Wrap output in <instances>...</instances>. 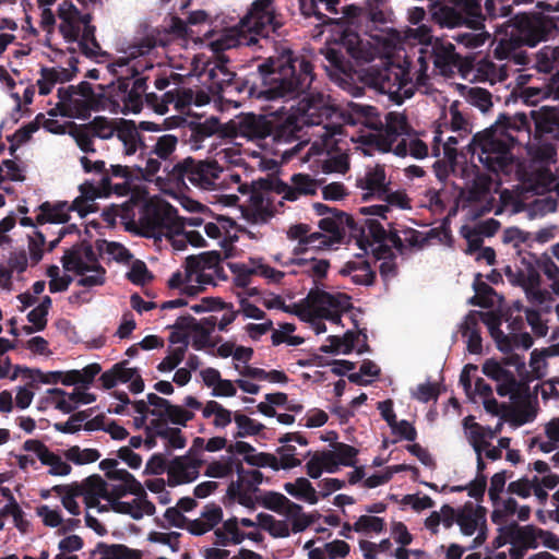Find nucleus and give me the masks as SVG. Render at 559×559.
I'll return each mask as SVG.
<instances>
[{
	"label": "nucleus",
	"mask_w": 559,
	"mask_h": 559,
	"mask_svg": "<svg viewBox=\"0 0 559 559\" xmlns=\"http://www.w3.org/2000/svg\"><path fill=\"white\" fill-rule=\"evenodd\" d=\"M353 528L357 533H381L385 530V521L382 518L373 515H360L353 524Z\"/></svg>",
	"instance_id": "nucleus-51"
},
{
	"label": "nucleus",
	"mask_w": 559,
	"mask_h": 559,
	"mask_svg": "<svg viewBox=\"0 0 559 559\" xmlns=\"http://www.w3.org/2000/svg\"><path fill=\"white\" fill-rule=\"evenodd\" d=\"M92 134L99 139H110L116 129L111 126V122L103 116L95 117L92 121L84 123Z\"/></svg>",
	"instance_id": "nucleus-60"
},
{
	"label": "nucleus",
	"mask_w": 559,
	"mask_h": 559,
	"mask_svg": "<svg viewBox=\"0 0 559 559\" xmlns=\"http://www.w3.org/2000/svg\"><path fill=\"white\" fill-rule=\"evenodd\" d=\"M58 94H62L66 97V99H69L71 97V94H76L83 98H86V99L88 98L93 103L99 105L98 95H96L94 93L92 84L86 81H82L78 85H69L67 87H59Z\"/></svg>",
	"instance_id": "nucleus-53"
},
{
	"label": "nucleus",
	"mask_w": 559,
	"mask_h": 559,
	"mask_svg": "<svg viewBox=\"0 0 559 559\" xmlns=\"http://www.w3.org/2000/svg\"><path fill=\"white\" fill-rule=\"evenodd\" d=\"M117 138L123 143L124 154L133 155L136 150L146 148L139 128L133 120H121L116 128Z\"/></svg>",
	"instance_id": "nucleus-26"
},
{
	"label": "nucleus",
	"mask_w": 559,
	"mask_h": 559,
	"mask_svg": "<svg viewBox=\"0 0 559 559\" xmlns=\"http://www.w3.org/2000/svg\"><path fill=\"white\" fill-rule=\"evenodd\" d=\"M430 58L432 59L436 68L444 69L455 64L459 56L455 52V47L452 43H444L436 38L431 45Z\"/></svg>",
	"instance_id": "nucleus-33"
},
{
	"label": "nucleus",
	"mask_w": 559,
	"mask_h": 559,
	"mask_svg": "<svg viewBox=\"0 0 559 559\" xmlns=\"http://www.w3.org/2000/svg\"><path fill=\"white\" fill-rule=\"evenodd\" d=\"M350 111L357 117V122L366 126L374 131H382L383 121L380 118L379 111L376 107L370 105L350 104Z\"/></svg>",
	"instance_id": "nucleus-35"
},
{
	"label": "nucleus",
	"mask_w": 559,
	"mask_h": 559,
	"mask_svg": "<svg viewBox=\"0 0 559 559\" xmlns=\"http://www.w3.org/2000/svg\"><path fill=\"white\" fill-rule=\"evenodd\" d=\"M477 511H483V508L478 507L475 511L472 503H467L464 509L457 513L456 523L460 525L461 532L466 536H472L477 530Z\"/></svg>",
	"instance_id": "nucleus-47"
},
{
	"label": "nucleus",
	"mask_w": 559,
	"mask_h": 559,
	"mask_svg": "<svg viewBox=\"0 0 559 559\" xmlns=\"http://www.w3.org/2000/svg\"><path fill=\"white\" fill-rule=\"evenodd\" d=\"M81 195L74 199V205L78 209L80 203L93 202L99 197H108L111 193L110 175L106 174L102 177L99 185L95 186L92 181H85L80 185Z\"/></svg>",
	"instance_id": "nucleus-31"
},
{
	"label": "nucleus",
	"mask_w": 559,
	"mask_h": 559,
	"mask_svg": "<svg viewBox=\"0 0 559 559\" xmlns=\"http://www.w3.org/2000/svg\"><path fill=\"white\" fill-rule=\"evenodd\" d=\"M59 32L67 43H79L81 52L93 58L99 55L100 45L96 39V27L92 25L91 13H82L71 1L64 0L59 4Z\"/></svg>",
	"instance_id": "nucleus-6"
},
{
	"label": "nucleus",
	"mask_w": 559,
	"mask_h": 559,
	"mask_svg": "<svg viewBox=\"0 0 559 559\" xmlns=\"http://www.w3.org/2000/svg\"><path fill=\"white\" fill-rule=\"evenodd\" d=\"M292 264L306 267L305 272L316 278H324L328 274V270L330 267V262L325 259L318 260L316 258L311 259H293Z\"/></svg>",
	"instance_id": "nucleus-48"
},
{
	"label": "nucleus",
	"mask_w": 559,
	"mask_h": 559,
	"mask_svg": "<svg viewBox=\"0 0 559 559\" xmlns=\"http://www.w3.org/2000/svg\"><path fill=\"white\" fill-rule=\"evenodd\" d=\"M292 185H287L282 180L262 179L259 183L265 190H274L278 194H283V199L287 201H296L300 195H313L317 193L319 183L308 174H294L290 178Z\"/></svg>",
	"instance_id": "nucleus-13"
},
{
	"label": "nucleus",
	"mask_w": 559,
	"mask_h": 559,
	"mask_svg": "<svg viewBox=\"0 0 559 559\" xmlns=\"http://www.w3.org/2000/svg\"><path fill=\"white\" fill-rule=\"evenodd\" d=\"M221 262L222 257L218 251H207L199 255L188 257L186 259L187 281L192 282L193 275L198 271H211L215 273V275L219 276V273L223 272V266L221 265Z\"/></svg>",
	"instance_id": "nucleus-23"
},
{
	"label": "nucleus",
	"mask_w": 559,
	"mask_h": 559,
	"mask_svg": "<svg viewBox=\"0 0 559 559\" xmlns=\"http://www.w3.org/2000/svg\"><path fill=\"white\" fill-rule=\"evenodd\" d=\"M365 229V239L367 240L365 248L361 249L365 253H368V248L372 246V242H384L386 237V230L381 223L376 218H364L356 221Z\"/></svg>",
	"instance_id": "nucleus-42"
},
{
	"label": "nucleus",
	"mask_w": 559,
	"mask_h": 559,
	"mask_svg": "<svg viewBox=\"0 0 559 559\" xmlns=\"http://www.w3.org/2000/svg\"><path fill=\"white\" fill-rule=\"evenodd\" d=\"M47 394L67 396L68 400L73 402L76 406L79 404H91L96 401L95 394L80 391L79 388L74 389L71 393L66 392L63 389L52 388L47 390Z\"/></svg>",
	"instance_id": "nucleus-62"
},
{
	"label": "nucleus",
	"mask_w": 559,
	"mask_h": 559,
	"mask_svg": "<svg viewBox=\"0 0 559 559\" xmlns=\"http://www.w3.org/2000/svg\"><path fill=\"white\" fill-rule=\"evenodd\" d=\"M128 360L115 364L109 370L103 372L99 377L102 386L106 390L112 389L118 382L127 383L138 373L136 368H128Z\"/></svg>",
	"instance_id": "nucleus-30"
},
{
	"label": "nucleus",
	"mask_w": 559,
	"mask_h": 559,
	"mask_svg": "<svg viewBox=\"0 0 559 559\" xmlns=\"http://www.w3.org/2000/svg\"><path fill=\"white\" fill-rule=\"evenodd\" d=\"M110 67H127V75L128 78L133 79L132 86L130 87L135 93H139L143 96L145 94V91L147 88V80L148 76H141L143 72L146 70H152L153 64L150 63L146 60H138L132 66H129V60L126 58L118 59L115 63H112Z\"/></svg>",
	"instance_id": "nucleus-27"
},
{
	"label": "nucleus",
	"mask_w": 559,
	"mask_h": 559,
	"mask_svg": "<svg viewBox=\"0 0 559 559\" xmlns=\"http://www.w3.org/2000/svg\"><path fill=\"white\" fill-rule=\"evenodd\" d=\"M96 549L102 554V559H142L140 550L131 549L122 544L98 543Z\"/></svg>",
	"instance_id": "nucleus-39"
},
{
	"label": "nucleus",
	"mask_w": 559,
	"mask_h": 559,
	"mask_svg": "<svg viewBox=\"0 0 559 559\" xmlns=\"http://www.w3.org/2000/svg\"><path fill=\"white\" fill-rule=\"evenodd\" d=\"M93 413V408L76 412L66 423H55L53 428L62 433H76L81 429V423L85 421Z\"/></svg>",
	"instance_id": "nucleus-52"
},
{
	"label": "nucleus",
	"mask_w": 559,
	"mask_h": 559,
	"mask_svg": "<svg viewBox=\"0 0 559 559\" xmlns=\"http://www.w3.org/2000/svg\"><path fill=\"white\" fill-rule=\"evenodd\" d=\"M304 121L295 114H270V135L273 144L293 143L300 138Z\"/></svg>",
	"instance_id": "nucleus-14"
},
{
	"label": "nucleus",
	"mask_w": 559,
	"mask_h": 559,
	"mask_svg": "<svg viewBox=\"0 0 559 559\" xmlns=\"http://www.w3.org/2000/svg\"><path fill=\"white\" fill-rule=\"evenodd\" d=\"M546 40L538 13L518 14L506 28L502 37L493 50L498 60L513 59L518 64H526L527 57L520 49L523 46L535 47Z\"/></svg>",
	"instance_id": "nucleus-4"
},
{
	"label": "nucleus",
	"mask_w": 559,
	"mask_h": 559,
	"mask_svg": "<svg viewBox=\"0 0 559 559\" xmlns=\"http://www.w3.org/2000/svg\"><path fill=\"white\" fill-rule=\"evenodd\" d=\"M73 486L76 488V495L90 493L105 500L109 499L107 483L98 474L91 475L81 484L75 483Z\"/></svg>",
	"instance_id": "nucleus-41"
},
{
	"label": "nucleus",
	"mask_w": 559,
	"mask_h": 559,
	"mask_svg": "<svg viewBox=\"0 0 559 559\" xmlns=\"http://www.w3.org/2000/svg\"><path fill=\"white\" fill-rule=\"evenodd\" d=\"M186 346L169 347L167 356L157 365V370L168 372L177 368L183 360Z\"/></svg>",
	"instance_id": "nucleus-63"
},
{
	"label": "nucleus",
	"mask_w": 559,
	"mask_h": 559,
	"mask_svg": "<svg viewBox=\"0 0 559 559\" xmlns=\"http://www.w3.org/2000/svg\"><path fill=\"white\" fill-rule=\"evenodd\" d=\"M257 501L265 509L283 513L285 504L289 502V499L280 492L266 491L264 495L257 497Z\"/></svg>",
	"instance_id": "nucleus-59"
},
{
	"label": "nucleus",
	"mask_w": 559,
	"mask_h": 559,
	"mask_svg": "<svg viewBox=\"0 0 559 559\" xmlns=\"http://www.w3.org/2000/svg\"><path fill=\"white\" fill-rule=\"evenodd\" d=\"M262 179L252 181L250 186L240 185L238 188V191L242 194L250 193L249 205L243 215L252 223H264L273 216L272 210L265 204L263 191L266 190L261 188L259 183Z\"/></svg>",
	"instance_id": "nucleus-17"
},
{
	"label": "nucleus",
	"mask_w": 559,
	"mask_h": 559,
	"mask_svg": "<svg viewBox=\"0 0 559 559\" xmlns=\"http://www.w3.org/2000/svg\"><path fill=\"white\" fill-rule=\"evenodd\" d=\"M171 212H177L173 206L168 205L167 210L162 211L158 207L153 210L147 209V223L153 229L168 228L169 231L176 236H182L181 240H174L176 249H183L186 242H189L193 247H205L206 240L197 230L183 231V224L177 221L170 222Z\"/></svg>",
	"instance_id": "nucleus-12"
},
{
	"label": "nucleus",
	"mask_w": 559,
	"mask_h": 559,
	"mask_svg": "<svg viewBox=\"0 0 559 559\" xmlns=\"http://www.w3.org/2000/svg\"><path fill=\"white\" fill-rule=\"evenodd\" d=\"M201 465L202 461L192 456V450L185 455L174 457L167 468L168 486L176 487L194 481L199 476Z\"/></svg>",
	"instance_id": "nucleus-15"
},
{
	"label": "nucleus",
	"mask_w": 559,
	"mask_h": 559,
	"mask_svg": "<svg viewBox=\"0 0 559 559\" xmlns=\"http://www.w3.org/2000/svg\"><path fill=\"white\" fill-rule=\"evenodd\" d=\"M338 274L349 277L355 285L372 286L377 280V273L367 259V253H356L353 259L346 261Z\"/></svg>",
	"instance_id": "nucleus-18"
},
{
	"label": "nucleus",
	"mask_w": 559,
	"mask_h": 559,
	"mask_svg": "<svg viewBox=\"0 0 559 559\" xmlns=\"http://www.w3.org/2000/svg\"><path fill=\"white\" fill-rule=\"evenodd\" d=\"M438 23L441 26L456 27L467 22L466 16L455 8L442 7L438 12L435 13Z\"/></svg>",
	"instance_id": "nucleus-49"
},
{
	"label": "nucleus",
	"mask_w": 559,
	"mask_h": 559,
	"mask_svg": "<svg viewBox=\"0 0 559 559\" xmlns=\"http://www.w3.org/2000/svg\"><path fill=\"white\" fill-rule=\"evenodd\" d=\"M228 63L229 60L225 56H219L205 66L207 88L214 95H218L236 74L228 68Z\"/></svg>",
	"instance_id": "nucleus-21"
},
{
	"label": "nucleus",
	"mask_w": 559,
	"mask_h": 559,
	"mask_svg": "<svg viewBox=\"0 0 559 559\" xmlns=\"http://www.w3.org/2000/svg\"><path fill=\"white\" fill-rule=\"evenodd\" d=\"M385 177L384 166L376 165L368 168L362 178L357 179V186L364 190L377 192L379 195L381 192H386Z\"/></svg>",
	"instance_id": "nucleus-36"
},
{
	"label": "nucleus",
	"mask_w": 559,
	"mask_h": 559,
	"mask_svg": "<svg viewBox=\"0 0 559 559\" xmlns=\"http://www.w3.org/2000/svg\"><path fill=\"white\" fill-rule=\"evenodd\" d=\"M283 14L277 11L275 0H254L247 13L234 28V46L253 47L271 35H281Z\"/></svg>",
	"instance_id": "nucleus-3"
},
{
	"label": "nucleus",
	"mask_w": 559,
	"mask_h": 559,
	"mask_svg": "<svg viewBox=\"0 0 559 559\" xmlns=\"http://www.w3.org/2000/svg\"><path fill=\"white\" fill-rule=\"evenodd\" d=\"M217 96L222 99L236 104L249 98L269 100L261 63L243 76H239L236 73L233 80L225 85Z\"/></svg>",
	"instance_id": "nucleus-10"
},
{
	"label": "nucleus",
	"mask_w": 559,
	"mask_h": 559,
	"mask_svg": "<svg viewBox=\"0 0 559 559\" xmlns=\"http://www.w3.org/2000/svg\"><path fill=\"white\" fill-rule=\"evenodd\" d=\"M329 345L320 346L319 350L324 354H337L341 348L345 355L350 354L355 348V342L358 341V331H347L341 337L337 335L328 336Z\"/></svg>",
	"instance_id": "nucleus-37"
},
{
	"label": "nucleus",
	"mask_w": 559,
	"mask_h": 559,
	"mask_svg": "<svg viewBox=\"0 0 559 559\" xmlns=\"http://www.w3.org/2000/svg\"><path fill=\"white\" fill-rule=\"evenodd\" d=\"M70 131L69 135L72 136L76 143V145L80 147V150L84 153H95L96 150L94 147L93 138L94 135L92 132L86 128V126L78 124L75 122H71L69 124Z\"/></svg>",
	"instance_id": "nucleus-46"
},
{
	"label": "nucleus",
	"mask_w": 559,
	"mask_h": 559,
	"mask_svg": "<svg viewBox=\"0 0 559 559\" xmlns=\"http://www.w3.org/2000/svg\"><path fill=\"white\" fill-rule=\"evenodd\" d=\"M57 96L59 102L56 108L49 110L50 116H56V111H58L62 117L86 120L91 117L92 111L99 110V105L88 98L78 97L76 94H71L69 99H66L62 94L57 93Z\"/></svg>",
	"instance_id": "nucleus-19"
},
{
	"label": "nucleus",
	"mask_w": 559,
	"mask_h": 559,
	"mask_svg": "<svg viewBox=\"0 0 559 559\" xmlns=\"http://www.w3.org/2000/svg\"><path fill=\"white\" fill-rule=\"evenodd\" d=\"M269 100L296 99L305 95L301 110L310 124H320L330 117L322 94H309L316 79L311 60L287 46L276 47L275 53L261 62Z\"/></svg>",
	"instance_id": "nucleus-1"
},
{
	"label": "nucleus",
	"mask_w": 559,
	"mask_h": 559,
	"mask_svg": "<svg viewBox=\"0 0 559 559\" xmlns=\"http://www.w3.org/2000/svg\"><path fill=\"white\" fill-rule=\"evenodd\" d=\"M285 491L297 498L309 502L310 504H316L318 502V495L311 483L305 478L299 477L295 483H286L284 485Z\"/></svg>",
	"instance_id": "nucleus-38"
},
{
	"label": "nucleus",
	"mask_w": 559,
	"mask_h": 559,
	"mask_svg": "<svg viewBox=\"0 0 559 559\" xmlns=\"http://www.w3.org/2000/svg\"><path fill=\"white\" fill-rule=\"evenodd\" d=\"M67 460L76 465H84L96 462L100 457V453L96 449H81L79 445L69 448L64 453Z\"/></svg>",
	"instance_id": "nucleus-50"
},
{
	"label": "nucleus",
	"mask_w": 559,
	"mask_h": 559,
	"mask_svg": "<svg viewBox=\"0 0 559 559\" xmlns=\"http://www.w3.org/2000/svg\"><path fill=\"white\" fill-rule=\"evenodd\" d=\"M479 321L488 328L489 334L496 342L497 348L504 354L510 353L508 335L500 329L502 323L501 317L492 311H478L477 325H479Z\"/></svg>",
	"instance_id": "nucleus-28"
},
{
	"label": "nucleus",
	"mask_w": 559,
	"mask_h": 559,
	"mask_svg": "<svg viewBox=\"0 0 559 559\" xmlns=\"http://www.w3.org/2000/svg\"><path fill=\"white\" fill-rule=\"evenodd\" d=\"M366 56L367 51L362 48L359 36L355 33L345 34L340 48H329L326 50L325 59L329 62L326 69H332L335 74L352 78L354 66L349 58L365 60Z\"/></svg>",
	"instance_id": "nucleus-11"
},
{
	"label": "nucleus",
	"mask_w": 559,
	"mask_h": 559,
	"mask_svg": "<svg viewBox=\"0 0 559 559\" xmlns=\"http://www.w3.org/2000/svg\"><path fill=\"white\" fill-rule=\"evenodd\" d=\"M528 127L525 114H518L514 117L502 114L496 123L483 132L473 135L469 147L473 153L479 151V162L491 173L508 174L514 163L512 148L515 138L512 131Z\"/></svg>",
	"instance_id": "nucleus-2"
},
{
	"label": "nucleus",
	"mask_w": 559,
	"mask_h": 559,
	"mask_svg": "<svg viewBox=\"0 0 559 559\" xmlns=\"http://www.w3.org/2000/svg\"><path fill=\"white\" fill-rule=\"evenodd\" d=\"M163 171L166 174L165 178L177 186L186 185L188 180L202 190H218L224 182V167L214 158L195 159L189 156L174 164L171 168L166 164Z\"/></svg>",
	"instance_id": "nucleus-7"
},
{
	"label": "nucleus",
	"mask_w": 559,
	"mask_h": 559,
	"mask_svg": "<svg viewBox=\"0 0 559 559\" xmlns=\"http://www.w3.org/2000/svg\"><path fill=\"white\" fill-rule=\"evenodd\" d=\"M234 420L237 425L238 431L234 433L235 439L246 438L250 436H258L265 426L254 419L243 415L239 412L234 414Z\"/></svg>",
	"instance_id": "nucleus-45"
},
{
	"label": "nucleus",
	"mask_w": 559,
	"mask_h": 559,
	"mask_svg": "<svg viewBox=\"0 0 559 559\" xmlns=\"http://www.w3.org/2000/svg\"><path fill=\"white\" fill-rule=\"evenodd\" d=\"M236 471L238 473V479L228 485L226 498L230 501L236 500L242 507L254 510L258 501L257 497L253 498L252 495L259 491V487L252 485L251 480L243 475L245 469L240 462L237 464Z\"/></svg>",
	"instance_id": "nucleus-20"
},
{
	"label": "nucleus",
	"mask_w": 559,
	"mask_h": 559,
	"mask_svg": "<svg viewBox=\"0 0 559 559\" xmlns=\"http://www.w3.org/2000/svg\"><path fill=\"white\" fill-rule=\"evenodd\" d=\"M382 131L392 135L393 140H397L401 135L409 134L411 127L405 115L396 111H390L385 115V122L383 123Z\"/></svg>",
	"instance_id": "nucleus-43"
},
{
	"label": "nucleus",
	"mask_w": 559,
	"mask_h": 559,
	"mask_svg": "<svg viewBox=\"0 0 559 559\" xmlns=\"http://www.w3.org/2000/svg\"><path fill=\"white\" fill-rule=\"evenodd\" d=\"M530 155L536 163L546 165L557 163V148L551 143H540L534 147H531Z\"/></svg>",
	"instance_id": "nucleus-54"
},
{
	"label": "nucleus",
	"mask_w": 559,
	"mask_h": 559,
	"mask_svg": "<svg viewBox=\"0 0 559 559\" xmlns=\"http://www.w3.org/2000/svg\"><path fill=\"white\" fill-rule=\"evenodd\" d=\"M361 82L381 94H388L396 105L414 95L408 72L400 66H371L360 76Z\"/></svg>",
	"instance_id": "nucleus-8"
},
{
	"label": "nucleus",
	"mask_w": 559,
	"mask_h": 559,
	"mask_svg": "<svg viewBox=\"0 0 559 559\" xmlns=\"http://www.w3.org/2000/svg\"><path fill=\"white\" fill-rule=\"evenodd\" d=\"M349 299L350 298L346 294L333 295L321 289H311L307 296L308 301L321 308L322 317L335 324L341 323V313L337 311H330L326 308L345 310L350 307Z\"/></svg>",
	"instance_id": "nucleus-16"
},
{
	"label": "nucleus",
	"mask_w": 559,
	"mask_h": 559,
	"mask_svg": "<svg viewBox=\"0 0 559 559\" xmlns=\"http://www.w3.org/2000/svg\"><path fill=\"white\" fill-rule=\"evenodd\" d=\"M501 531L509 537V540L513 545H522L524 548H536L538 530L535 527L519 526L518 523L513 522L507 526L501 527Z\"/></svg>",
	"instance_id": "nucleus-29"
},
{
	"label": "nucleus",
	"mask_w": 559,
	"mask_h": 559,
	"mask_svg": "<svg viewBox=\"0 0 559 559\" xmlns=\"http://www.w3.org/2000/svg\"><path fill=\"white\" fill-rule=\"evenodd\" d=\"M258 525L267 531L275 538H285L290 534L288 524L285 521H278L267 513H259L257 515Z\"/></svg>",
	"instance_id": "nucleus-44"
},
{
	"label": "nucleus",
	"mask_w": 559,
	"mask_h": 559,
	"mask_svg": "<svg viewBox=\"0 0 559 559\" xmlns=\"http://www.w3.org/2000/svg\"><path fill=\"white\" fill-rule=\"evenodd\" d=\"M177 144V136L173 134H164L157 139L154 148L151 151V154L156 155L163 160H167L175 152Z\"/></svg>",
	"instance_id": "nucleus-56"
},
{
	"label": "nucleus",
	"mask_w": 559,
	"mask_h": 559,
	"mask_svg": "<svg viewBox=\"0 0 559 559\" xmlns=\"http://www.w3.org/2000/svg\"><path fill=\"white\" fill-rule=\"evenodd\" d=\"M340 463L336 461V453L332 450L317 451L306 463V473L312 479L319 478L323 471L333 474L336 473Z\"/></svg>",
	"instance_id": "nucleus-24"
},
{
	"label": "nucleus",
	"mask_w": 559,
	"mask_h": 559,
	"mask_svg": "<svg viewBox=\"0 0 559 559\" xmlns=\"http://www.w3.org/2000/svg\"><path fill=\"white\" fill-rule=\"evenodd\" d=\"M40 463L43 465L50 466L49 474L53 476L69 475L72 469L67 462H63L58 454L51 452L50 450H48L45 456L41 457Z\"/></svg>",
	"instance_id": "nucleus-61"
},
{
	"label": "nucleus",
	"mask_w": 559,
	"mask_h": 559,
	"mask_svg": "<svg viewBox=\"0 0 559 559\" xmlns=\"http://www.w3.org/2000/svg\"><path fill=\"white\" fill-rule=\"evenodd\" d=\"M152 155L153 154L150 153L144 167H141L139 165L134 166V177L135 179H138V181H152V178L159 171L162 167V162L159 160L160 158L152 157Z\"/></svg>",
	"instance_id": "nucleus-64"
},
{
	"label": "nucleus",
	"mask_w": 559,
	"mask_h": 559,
	"mask_svg": "<svg viewBox=\"0 0 559 559\" xmlns=\"http://www.w3.org/2000/svg\"><path fill=\"white\" fill-rule=\"evenodd\" d=\"M333 452L336 453V461L343 466H355L357 463L358 449L344 442L332 444Z\"/></svg>",
	"instance_id": "nucleus-55"
},
{
	"label": "nucleus",
	"mask_w": 559,
	"mask_h": 559,
	"mask_svg": "<svg viewBox=\"0 0 559 559\" xmlns=\"http://www.w3.org/2000/svg\"><path fill=\"white\" fill-rule=\"evenodd\" d=\"M62 266L68 272H73L76 275H83L88 270V263L83 260L81 248L79 243L73 245L71 248L64 250L61 258Z\"/></svg>",
	"instance_id": "nucleus-40"
},
{
	"label": "nucleus",
	"mask_w": 559,
	"mask_h": 559,
	"mask_svg": "<svg viewBox=\"0 0 559 559\" xmlns=\"http://www.w3.org/2000/svg\"><path fill=\"white\" fill-rule=\"evenodd\" d=\"M117 96H120L123 103V112L138 114L143 107L142 95L130 88V78L122 76L118 79Z\"/></svg>",
	"instance_id": "nucleus-34"
},
{
	"label": "nucleus",
	"mask_w": 559,
	"mask_h": 559,
	"mask_svg": "<svg viewBox=\"0 0 559 559\" xmlns=\"http://www.w3.org/2000/svg\"><path fill=\"white\" fill-rule=\"evenodd\" d=\"M106 270L103 265H88L83 275H79L76 284L83 287L102 286L105 283Z\"/></svg>",
	"instance_id": "nucleus-58"
},
{
	"label": "nucleus",
	"mask_w": 559,
	"mask_h": 559,
	"mask_svg": "<svg viewBox=\"0 0 559 559\" xmlns=\"http://www.w3.org/2000/svg\"><path fill=\"white\" fill-rule=\"evenodd\" d=\"M219 121L215 117H211L203 122H190V128L193 133V138L197 141H202L216 133L219 129Z\"/></svg>",
	"instance_id": "nucleus-57"
},
{
	"label": "nucleus",
	"mask_w": 559,
	"mask_h": 559,
	"mask_svg": "<svg viewBox=\"0 0 559 559\" xmlns=\"http://www.w3.org/2000/svg\"><path fill=\"white\" fill-rule=\"evenodd\" d=\"M546 40L538 13L518 14L506 28L502 37L493 50L498 60L513 59L518 64H526L527 57L520 49L523 46L535 47Z\"/></svg>",
	"instance_id": "nucleus-5"
},
{
	"label": "nucleus",
	"mask_w": 559,
	"mask_h": 559,
	"mask_svg": "<svg viewBox=\"0 0 559 559\" xmlns=\"http://www.w3.org/2000/svg\"><path fill=\"white\" fill-rule=\"evenodd\" d=\"M537 132L559 141V108L542 107L531 111Z\"/></svg>",
	"instance_id": "nucleus-25"
},
{
	"label": "nucleus",
	"mask_w": 559,
	"mask_h": 559,
	"mask_svg": "<svg viewBox=\"0 0 559 559\" xmlns=\"http://www.w3.org/2000/svg\"><path fill=\"white\" fill-rule=\"evenodd\" d=\"M477 316L478 311H469L461 325L462 335L467 337V350L475 355L480 354L483 350V340L479 325H477Z\"/></svg>",
	"instance_id": "nucleus-32"
},
{
	"label": "nucleus",
	"mask_w": 559,
	"mask_h": 559,
	"mask_svg": "<svg viewBox=\"0 0 559 559\" xmlns=\"http://www.w3.org/2000/svg\"><path fill=\"white\" fill-rule=\"evenodd\" d=\"M313 210L319 216H322L318 226L321 230L330 234V240L342 242L348 234L349 237L356 239L359 249L365 248L364 246L367 242L365 229L352 215L319 202L313 204Z\"/></svg>",
	"instance_id": "nucleus-9"
},
{
	"label": "nucleus",
	"mask_w": 559,
	"mask_h": 559,
	"mask_svg": "<svg viewBox=\"0 0 559 559\" xmlns=\"http://www.w3.org/2000/svg\"><path fill=\"white\" fill-rule=\"evenodd\" d=\"M270 114H246L237 122V131L250 140H265L270 135Z\"/></svg>",
	"instance_id": "nucleus-22"
}]
</instances>
